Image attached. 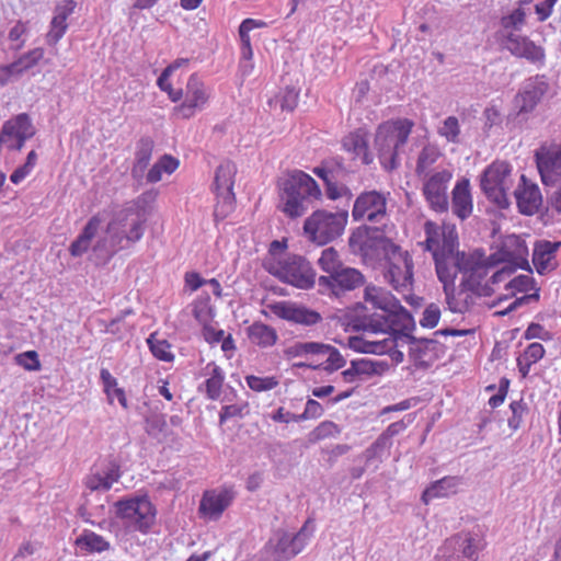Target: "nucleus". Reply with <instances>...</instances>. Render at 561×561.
<instances>
[{"label":"nucleus","mask_w":561,"mask_h":561,"mask_svg":"<svg viewBox=\"0 0 561 561\" xmlns=\"http://www.w3.org/2000/svg\"><path fill=\"white\" fill-rule=\"evenodd\" d=\"M413 127V121L399 117L382 122L376 128L374 148L377 151L381 167L386 171L399 168L400 154L404 152Z\"/></svg>","instance_id":"3"},{"label":"nucleus","mask_w":561,"mask_h":561,"mask_svg":"<svg viewBox=\"0 0 561 561\" xmlns=\"http://www.w3.org/2000/svg\"><path fill=\"white\" fill-rule=\"evenodd\" d=\"M237 168L233 162L225 161L216 170L214 186L216 195L219 199V204L227 206L229 209L232 208L234 203V175Z\"/></svg>","instance_id":"27"},{"label":"nucleus","mask_w":561,"mask_h":561,"mask_svg":"<svg viewBox=\"0 0 561 561\" xmlns=\"http://www.w3.org/2000/svg\"><path fill=\"white\" fill-rule=\"evenodd\" d=\"M365 283L364 274L359 270L347 265L332 275H321L318 278L319 293L336 299H341L360 288Z\"/></svg>","instance_id":"11"},{"label":"nucleus","mask_w":561,"mask_h":561,"mask_svg":"<svg viewBox=\"0 0 561 561\" xmlns=\"http://www.w3.org/2000/svg\"><path fill=\"white\" fill-rule=\"evenodd\" d=\"M329 350V344L321 342H296L285 348L284 353L288 358L306 357L313 358L317 354H323Z\"/></svg>","instance_id":"43"},{"label":"nucleus","mask_w":561,"mask_h":561,"mask_svg":"<svg viewBox=\"0 0 561 561\" xmlns=\"http://www.w3.org/2000/svg\"><path fill=\"white\" fill-rule=\"evenodd\" d=\"M348 346L358 353L382 355L393 350L396 342L393 337L366 340L359 336H352L348 339Z\"/></svg>","instance_id":"34"},{"label":"nucleus","mask_w":561,"mask_h":561,"mask_svg":"<svg viewBox=\"0 0 561 561\" xmlns=\"http://www.w3.org/2000/svg\"><path fill=\"white\" fill-rule=\"evenodd\" d=\"M440 319V309L436 304L428 305L422 314L420 324L423 328L433 329L438 324Z\"/></svg>","instance_id":"63"},{"label":"nucleus","mask_w":561,"mask_h":561,"mask_svg":"<svg viewBox=\"0 0 561 561\" xmlns=\"http://www.w3.org/2000/svg\"><path fill=\"white\" fill-rule=\"evenodd\" d=\"M561 242L540 240L535 243L533 264L538 274L545 275L557 267L556 254Z\"/></svg>","instance_id":"29"},{"label":"nucleus","mask_w":561,"mask_h":561,"mask_svg":"<svg viewBox=\"0 0 561 561\" xmlns=\"http://www.w3.org/2000/svg\"><path fill=\"white\" fill-rule=\"evenodd\" d=\"M247 385L253 391H267L274 389L278 385V380L275 377H257L248 376L245 378Z\"/></svg>","instance_id":"57"},{"label":"nucleus","mask_w":561,"mask_h":561,"mask_svg":"<svg viewBox=\"0 0 561 561\" xmlns=\"http://www.w3.org/2000/svg\"><path fill=\"white\" fill-rule=\"evenodd\" d=\"M528 249L525 241L518 236L511 234L504 238L497 251L491 254V260L497 264L506 263L515 268L528 267Z\"/></svg>","instance_id":"23"},{"label":"nucleus","mask_w":561,"mask_h":561,"mask_svg":"<svg viewBox=\"0 0 561 561\" xmlns=\"http://www.w3.org/2000/svg\"><path fill=\"white\" fill-rule=\"evenodd\" d=\"M437 133L448 142H459L460 125L458 118L456 116L446 117L438 127Z\"/></svg>","instance_id":"50"},{"label":"nucleus","mask_w":561,"mask_h":561,"mask_svg":"<svg viewBox=\"0 0 561 561\" xmlns=\"http://www.w3.org/2000/svg\"><path fill=\"white\" fill-rule=\"evenodd\" d=\"M323 354H327V358L322 363H320L318 365L300 363V364H297V367H308V368H313V369L322 367L324 370L331 373V371H334V370H337V369L344 367L346 364L345 358L341 355L339 350L330 344H329V350L325 351Z\"/></svg>","instance_id":"46"},{"label":"nucleus","mask_w":561,"mask_h":561,"mask_svg":"<svg viewBox=\"0 0 561 561\" xmlns=\"http://www.w3.org/2000/svg\"><path fill=\"white\" fill-rule=\"evenodd\" d=\"M425 250L432 253L435 266L440 263L455 270V279L462 274L461 291H470L477 296H490L493 291L489 283H483L489 271L497 262L486 256L482 249L471 252L459 251L458 232L455 225L438 226L427 221L424 226ZM462 293H460L461 295Z\"/></svg>","instance_id":"1"},{"label":"nucleus","mask_w":561,"mask_h":561,"mask_svg":"<svg viewBox=\"0 0 561 561\" xmlns=\"http://www.w3.org/2000/svg\"><path fill=\"white\" fill-rule=\"evenodd\" d=\"M75 543L82 551L89 553H101L111 549L110 541L89 529H84Z\"/></svg>","instance_id":"42"},{"label":"nucleus","mask_w":561,"mask_h":561,"mask_svg":"<svg viewBox=\"0 0 561 561\" xmlns=\"http://www.w3.org/2000/svg\"><path fill=\"white\" fill-rule=\"evenodd\" d=\"M483 547V540L479 535L461 533L444 542L437 561H477Z\"/></svg>","instance_id":"12"},{"label":"nucleus","mask_w":561,"mask_h":561,"mask_svg":"<svg viewBox=\"0 0 561 561\" xmlns=\"http://www.w3.org/2000/svg\"><path fill=\"white\" fill-rule=\"evenodd\" d=\"M422 179V193L430 208L436 213H446L449 207L447 190L453 172L448 169H437Z\"/></svg>","instance_id":"13"},{"label":"nucleus","mask_w":561,"mask_h":561,"mask_svg":"<svg viewBox=\"0 0 561 561\" xmlns=\"http://www.w3.org/2000/svg\"><path fill=\"white\" fill-rule=\"evenodd\" d=\"M453 213L461 220L467 219L473 209L472 197L470 193V182L468 179L457 181L451 192Z\"/></svg>","instance_id":"30"},{"label":"nucleus","mask_w":561,"mask_h":561,"mask_svg":"<svg viewBox=\"0 0 561 561\" xmlns=\"http://www.w3.org/2000/svg\"><path fill=\"white\" fill-rule=\"evenodd\" d=\"M67 28V22H62L53 18L50 21L49 31L46 34V43L49 46H55L62 38Z\"/></svg>","instance_id":"61"},{"label":"nucleus","mask_w":561,"mask_h":561,"mask_svg":"<svg viewBox=\"0 0 561 561\" xmlns=\"http://www.w3.org/2000/svg\"><path fill=\"white\" fill-rule=\"evenodd\" d=\"M518 210L526 216L536 214L541 204L542 196L537 184L531 183L523 174L520 176V183L514 191Z\"/></svg>","instance_id":"28"},{"label":"nucleus","mask_w":561,"mask_h":561,"mask_svg":"<svg viewBox=\"0 0 561 561\" xmlns=\"http://www.w3.org/2000/svg\"><path fill=\"white\" fill-rule=\"evenodd\" d=\"M440 157L439 149L434 145H426L422 148L417 156L415 173L419 178L426 176V174H431L430 169L435 164V162Z\"/></svg>","instance_id":"45"},{"label":"nucleus","mask_w":561,"mask_h":561,"mask_svg":"<svg viewBox=\"0 0 561 561\" xmlns=\"http://www.w3.org/2000/svg\"><path fill=\"white\" fill-rule=\"evenodd\" d=\"M233 499L234 492L231 489L221 488L207 490L202 496L199 513L208 519L217 520L232 504Z\"/></svg>","instance_id":"25"},{"label":"nucleus","mask_w":561,"mask_h":561,"mask_svg":"<svg viewBox=\"0 0 561 561\" xmlns=\"http://www.w3.org/2000/svg\"><path fill=\"white\" fill-rule=\"evenodd\" d=\"M265 270L280 282L299 289H310L316 284V272L310 263L297 254L272 257L264 263Z\"/></svg>","instance_id":"5"},{"label":"nucleus","mask_w":561,"mask_h":561,"mask_svg":"<svg viewBox=\"0 0 561 561\" xmlns=\"http://www.w3.org/2000/svg\"><path fill=\"white\" fill-rule=\"evenodd\" d=\"M503 47L514 57L526 59L529 64L541 69L546 66V50L529 37L507 32L503 35Z\"/></svg>","instance_id":"16"},{"label":"nucleus","mask_w":561,"mask_h":561,"mask_svg":"<svg viewBox=\"0 0 561 561\" xmlns=\"http://www.w3.org/2000/svg\"><path fill=\"white\" fill-rule=\"evenodd\" d=\"M510 409L512 412L508 417L507 424L512 431H517L523 424L524 416L528 413L527 403L523 399L511 402Z\"/></svg>","instance_id":"52"},{"label":"nucleus","mask_w":561,"mask_h":561,"mask_svg":"<svg viewBox=\"0 0 561 561\" xmlns=\"http://www.w3.org/2000/svg\"><path fill=\"white\" fill-rule=\"evenodd\" d=\"M44 57V49L43 48H34L28 50L27 53L21 55L18 60L20 65L22 66L23 70L26 72L27 70L35 67L38 61Z\"/></svg>","instance_id":"64"},{"label":"nucleus","mask_w":561,"mask_h":561,"mask_svg":"<svg viewBox=\"0 0 561 561\" xmlns=\"http://www.w3.org/2000/svg\"><path fill=\"white\" fill-rule=\"evenodd\" d=\"M67 28V22H62L53 18L50 21L49 31L46 34V43L49 46H55L62 38Z\"/></svg>","instance_id":"60"},{"label":"nucleus","mask_w":561,"mask_h":561,"mask_svg":"<svg viewBox=\"0 0 561 561\" xmlns=\"http://www.w3.org/2000/svg\"><path fill=\"white\" fill-rule=\"evenodd\" d=\"M250 341L260 347H271L276 344L278 335L274 328L262 322H254L248 328Z\"/></svg>","instance_id":"39"},{"label":"nucleus","mask_w":561,"mask_h":561,"mask_svg":"<svg viewBox=\"0 0 561 561\" xmlns=\"http://www.w3.org/2000/svg\"><path fill=\"white\" fill-rule=\"evenodd\" d=\"M116 516L133 530L147 534L156 520V508L146 496H134L115 502Z\"/></svg>","instance_id":"8"},{"label":"nucleus","mask_w":561,"mask_h":561,"mask_svg":"<svg viewBox=\"0 0 561 561\" xmlns=\"http://www.w3.org/2000/svg\"><path fill=\"white\" fill-rule=\"evenodd\" d=\"M392 442H387L381 435L365 450L367 461L380 459L390 449Z\"/></svg>","instance_id":"59"},{"label":"nucleus","mask_w":561,"mask_h":561,"mask_svg":"<svg viewBox=\"0 0 561 561\" xmlns=\"http://www.w3.org/2000/svg\"><path fill=\"white\" fill-rule=\"evenodd\" d=\"M344 150L354 154L355 159H359L364 164H370L374 160L373 154L368 150V141L366 135L360 129L346 135L342 140Z\"/></svg>","instance_id":"33"},{"label":"nucleus","mask_w":561,"mask_h":561,"mask_svg":"<svg viewBox=\"0 0 561 561\" xmlns=\"http://www.w3.org/2000/svg\"><path fill=\"white\" fill-rule=\"evenodd\" d=\"M147 224L145 207L139 201L127 204L117 211L106 226V234L93 245L94 253L104 260L111 259L117 251L127 249L144 237Z\"/></svg>","instance_id":"2"},{"label":"nucleus","mask_w":561,"mask_h":561,"mask_svg":"<svg viewBox=\"0 0 561 561\" xmlns=\"http://www.w3.org/2000/svg\"><path fill=\"white\" fill-rule=\"evenodd\" d=\"M350 247L354 252H358L364 261L370 263L388 260L399 248L377 228L369 229L364 237L351 236Z\"/></svg>","instance_id":"10"},{"label":"nucleus","mask_w":561,"mask_h":561,"mask_svg":"<svg viewBox=\"0 0 561 561\" xmlns=\"http://www.w3.org/2000/svg\"><path fill=\"white\" fill-rule=\"evenodd\" d=\"M316 531L314 520L308 518L296 534L277 529L266 542L264 550L273 561H288L299 554Z\"/></svg>","instance_id":"6"},{"label":"nucleus","mask_w":561,"mask_h":561,"mask_svg":"<svg viewBox=\"0 0 561 561\" xmlns=\"http://www.w3.org/2000/svg\"><path fill=\"white\" fill-rule=\"evenodd\" d=\"M364 298L366 302L371 304L374 308L385 313H388L400 302L390 291L374 285L365 287Z\"/></svg>","instance_id":"37"},{"label":"nucleus","mask_w":561,"mask_h":561,"mask_svg":"<svg viewBox=\"0 0 561 561\" xmlns=\"http://www.w3.org/2000/svg\"><path fill=\"white\" fill-rule=\"evenodd\" d=\"M153 147L154 142L149 136H144L136 142L135 159L131 167L134 179L140 180L144 178L152 157Z\"/></svg>","instance_id":"31"},{"label":"nucleus","mask_w":561,"mask_h":561,"mask_svg":"<svg viewBox=\"0 0 561 561\" xmlns=\"http://www.w3.org/2000/svg\"><path fill=\"white\" fill-rule=\"evenodd\" d=\"M24 72L18 59L9 65L0 66V85L4 87L19 79Z\"/></svg>","instance_id":"54"},{"label":"nucleus","mask_w":561,"mask_h":561,"mask_svg":"<svg viewBox=\"0 0 561 561\" xmlns=\"http://www.w3.org/2000/svg\"><path fill=\"white\" fill-rule=\"evenodd\" d=\"M387 198L377 191L360 193L354 202L352 216L355 221L366 220L378 224L386 218Z\"/></svg>","instance_id":"18"},{"label":"nucleus","mask_w":561,"mask_h":561,"mask_svg":"<svg viewBox=\"0 0 561 561\" xmlns=\"http://www.w3.org/2000/svg\"><path fill=\"white\" fill-rule=\"evenodd\" d=\"M15 363L28 371L41 369L38 354L35 351H26L15 356Z\"/></svg>","instance_id":"58"},{"label":"nucleus","mask_w":561,"mask_h":561,"mask_svg":"<svg viewBox=\"0 0 561 561\" xmlns=\"http://www.w3.org/2000/svg\"><path fill=\"white\" fill-rule=\"evenodd\" d=\"M435 271L439 282L443 284L448 309L455 313H465L468 311L472 304V297L468 294L469 291H462L460 295L461 289L456 293L455 270L446 267L440 263L438 266H435Z\"/></svg>","instance_id":"21"},{"label":"nucleus","mask_w":561,"mask_h":561,"mask_svg":"<svg viewBox=\"0 0 561 561\" xmlns=\"http://www.w3.org/2000/svg\"><path fill=\"white\" fill-rule=\"evenodd\" d=\"M101 226V218L92 216L80 234L73 240L69 247V252L73 257H80L91 248V242L95 238Z\"/></svg>","instance_id":"32"},{"label":"nucleus","mask_w":561,"mask_h":561,"mask_svg":"<svg viewBox=\"0 0 561 561\" xmlns=\"http://www.w3.org/2000/svg\"><path fill=\"white\" fill-rule=\"evenodd\" d=\"M205 369L209 377L198 387V390L204 392L207 399L213 401L218 400L221 396L225 382V373L215 363L207 364Z\"/></svg>","instance_id":"36"},{"label":"nucleus","mask_w":561,"mask_h":561,"mask_svg":"<svg viewBox=\"0 0 561 561\" xmlns=\"http://www.w3.org/2000/svg\"><path fill=\"white\" fill-rule=\"evenodd\" d=\"M170 76H171V73H169V71H162L157 80V84L161 91L168 93V95L172 102H178L182 99L183 91H182V89L175 90L172 88V84L169 81Z\"/></svg>","instance_id":"62"},{"label":"nucleus","mask_w":561,"mask_h":561,"mask_svg":"<svg viewBox=\"0 0 561 561\" xmlns=\"http://www.w3.org/2000/svg\"><path fill=\"white\" fill-rule=\"evenodd\" d=\"M35 127L26 113L7 121L0 131V145L9 150L20 151L27 139L35 135Z\"/></svg>","instance_id":"17"},{"label":"nucleus","mask_w":561,"mask_h":561,"mask_svg":"<svg viewBox=\"0 0 561 561\" xmlns=\"http://www.w3.org/2000/svg\"><path fill=\"white\" fill-rule=\"evenodd\" d=\"M526 13L523 9L518 8L512 11L508 15L501 19L502 27L507 32L519 30L525 24Z\"/></svg>","instance_id":"55"},{"label":"nucleus","mask_w":561,"mask_h":561,"mask_svg":"<svg viewBox=\"0 0 561 561\" xmlns=\"http://www.w3.org/2000/svg\"><path fill=\"white\" fill-rule=\"evenodd\" d=\"M325 195L331 201L344 198L346 202H350L353 196L346 185L337 183L334 179L325 184Z\"/></svg>","instance_id":"56"},{"label":"nucleus","mask_w":561,"mask_h":561,"mask_svg":"<svg viewBox=\"0 0 561 561\" xmlns=\"http://www.w3.org/2000/svg\"><path fill=\"white\" fill-rule=\"evenodd\" d=\"M266 23L262 20L248 18L243 20L239 26V38L241 43V57L240 60H252L253 50L251 46L250 32L254 28L265 27Z\"/></svg>","instance_id":"41"},{"label":"nucleus","mask_w":561,"mask_h":561,"mask_svg":"<svg viewBox=\"0 0 561 561\" xmlns=\"http://www.w3.org/2000/svg\"><path fill=\"white\" fill-rule=\"evenodd\" d=\"M387 321L390 324L389 333H403L414 329L415 323L412 314L399 302L387 313Z\"/></svg>","instance_id":"38"},{"label":"nucleus","mask_w":561,"mask_h":561,"mask_svg":"<svg viewBox=\"0 0 561 561\" xmlns=\"http://www.w3.org/2000/svg\"><path fill=\"white\" fill-rule=\"evenodd\" d=\"M299 99V90L295 87H286L276 98L282 111L291 112L296 108Z\"/></svg>","instance_id":"53"},{"label":"nucleus","mask_w":561,"mask_h":561,"mask_svg":"<svg viewBox=\"0 0 561 561\" xmlns=\"http://www.w3.org/2000/svg\"><path fill=\"white\" fill-rule=\"evenodd\" d=\"M268 308L277 318L297 325L313 327L322 321L318 311L291 301H278Z\"/></svg>","instance_id":"20"},{"label":"nucleus","mask_w":561,"mask_h":561,"mask_svg":"<svg viewBox=\"0 0 561 561\" xmlns=\"http://www.w3.org/2000/svg\"><path fill=\"white\" fill-rule=\"evenodd\" d=\"M377 369L371 360L362 358L352 360L351 366L342 371V376L346 382H356L374 375Z\"/></svg>","instance_id":"44"},{"label":"nucleus","mask_w":561,"mask_h":561,"mask_svg":"<svg viewBox=\"0 0 561 561\" xmlns=\"http://www.w3.org/2000/svg\"><path fill=\"white\" fill-rule=\"evenodd\" d=\"M512 186V168L507 162H493L484 170L481 188L485 196L497 207L504 209L510 206L508 192Z\"/></svg>","instance_id":"9"},{"label":"nucleus","mask_w":561,"mask_h":561,"mask_svg":"<svg viewBox=\"0 0 561 561\" xmlns=\"http://www.w3.org/2000/svg\"><path fill=\"white\" fill-rule=\"evenodd\" d=\"M347 219L346 210L332 213L319 209L306 219L304 230L310 241L324 245L342 236Z\"/></svg>","instance_id":"7"},{"label":"nucleus","mask_w":561,"mask_h":561,"mask_svg":"<svg viewBox=\"0 0 561 561\" xmlns=\"http://www.w3.org/2000/svg\"><path fill=\"white\" fill-rule=\"evenodd\" d=\"M122 477L121 466L110 461L104 466L93 468L84 479V485L92 492H106Z\"/></svg>","instance_id":"26"},{"label":"nucleus","mask_w":561,"mask_h":561,"mask_svg":"<svg viewBox=\"0 0 561 561\" xmlns=\"http://www.w3.org/2000/svg\"><path fill=\"white\" fill-rule=\"evenodd\" d=\"M385 278L397 291H410L413 287V260L408 251L400 247L386 260Z\"/></svg>","instance_id":"14"},{"label":"nucleus","mask_w":561,"mask_h":561,"mask_svg":"<svg viewBox=\"0 0 561 561\" xmlns=\"http://www.w3.org/2000/svg\"><path fill=\"white\" fill-rule=\"evenodd\" d=\"M341 430L337 424L332 421H323L309 433V440L317 443L330 437H337Z\"/></svg>","instance_id":"49"},{"label":"nucleus","mask_w":561,"mask_h":561,"mask_svg":"<svg viewBox=\"0 0 561 561\" xmlns=\"http://www.w3.org/2000/svg\"><path fill=\"white\" fill-rule=\"evenodd\" d=\"M28 32V22L18 21L9 31L8 39L11 42L10 48L12 50H20L25 45L24 36Z\"/></svg>","instance_id":"51"},{"label":"nucleus","mask_w":561,"mask_h":561,"mask_svg":"<svg viewBox=\"0 0 561 561\" xmlns=\"http://www.w3.org/2000/svg\"><path fill=\"white\" fill-rule=\"evenodd\" d=\"M318 265L324 275H332L345 264L342 262L339 252L330 247L322 250L318 259Z\"/></svg>","instance_id":"47"},{"label":"nucleus","mask_w":561,"mask_h":561,"mask_svg":"<svg viewBox=\"0 0 561 561\" xmlns=\"http://www.w3.org/2000/svg\"><path fill=\"white\" fill-rule=\"evenodd\" d=\"M353 328L357 331L386 334L389 333L390 324L387 321V313L380 311L357 316L353 320Z\"/></svg>","instance_id":"35"},{"label":"nucleus","mask_w":561,"mask_h":561,"mask_svg":"<svg viewBox=\"0 0 561 561\" xmlns=\"http://www.w3.org/2000/svg\"><path fill=\"white\" fill-rule=\"evenodd\" d=\"M208 99L209 93L204 82L196 75H191L186 83L185 99L176 107V112L183 118H190L196 111L204 108Z\"/></svg>","instance_id":"24"},{"label":"nucleus","mask_w":561,"mask_h":561,"mask_svg":"<svg viewBox=\"0 0 561 561\" xmlns=\"http://www.w3.org/2000/svg\"><path fill=\"white\" fill-rule=\"evenodd\" d=\"M458 485V478L444 477L443 479L433 482L428 488L424 490L422 500L427 504L433 499L448 496L456 492Z\"/></svg>","instance_id":"40"},{"label":"nucleus","mask_w":561,"mask_h":561,"mask_svg":"<svg viewBox=\"0 0 561 561\" xmlns=\"http://www.w3.org/2000/svg\"><path fill=\"white\" fill-rule=\"evenodd\" d=\"M147 343L152 355L163 362H172L174 355L171 352V345L167 340H158L156 339V334H150L147 339Z\"/></svg>","instance_id":"48"},{"label":"nucleus","mask_w":561,"mask_h":561,"mask_svg":"<svg viewBox=\"0 0 561 561\" xmlns=\"http://www.w3.org/2000/svg\"><path fill=\"white\" fill-rule=\"evenodd\" d=\"M549 91L550 83L546 75H535L525 79L514 99L517 114L533 113Z\"/></svg>","instance_id":"15"},{"label":"nucleus","mask_w":561,"mask_h":561,"mask_svg":"<svg viewBox=\"0 0 561 561\" xmlns=\"http://www.w3.org/2000/svg\"><path fill=\"white\" fill-rule=\"evenodd\" d=\"M321 197L317 182L304 171L293 172L282 185V210L291 218L302 216Z\"/></svg>","instance_id":"4"},{"label":"nucleus","mask_w":561,"mask_h":561,"mask_svg":"<svg viewBox=\"0 0 561 561\" xmlns=\"http://www.w3.org/2000/svg\"><path fill=\"white\" fill-rule=\"evenodd\" d=\"M409 344V357L417 368L431 367L444 353L443 345L434 339H417L404 334Z\"/></svg>","instance_id":"22"},{"label":"nucleus","mask_w":561,"mask_h":561,"mask_svg":"<svg viewBox=\"0 0 561 561\" xmlns=\"http://www.w3.org/2000/svg\"><path fill=\"white\" fill-rule=\"evenodd\" d=\"M536 164L546 186H553L561 178V144L543 145L536 150Z\"/></svg>","instance_id":"19"}]
</instances>
